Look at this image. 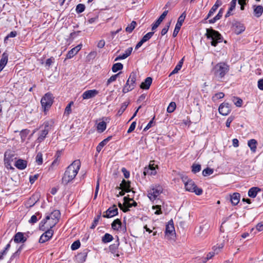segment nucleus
I'll return each instance as SVG.
<instances>
[{
    "label": "nucleus",
    "instance_id": "f257e3e1",
    "mask_svg": "<svg viewBox=\"0 0 263 263\" xmlns=\"http://www.w3.org/2000/svg\"><path fill=\"white\" fill-rule=\"evenodd\" d=\"M81 166L79 160H74L67 168L62 179V183L67 184L71 181L77 175Z\"/></svg>",
    "mask_w": 263,
    "mask_h": 263
},
{
    "label": "nucleus",
    "instance_id": "f03ea898",
    "mask_svg": "<svg viewBox=\"0 0 263 263\" xmlns=\"http://www.w3.org/2000/svg\"><path fill=\"white\" fill-rule=\"evenodd\" d=\"M230 70V66L225 62H219L212 69L211 73L218 81H221Z\"/></svg>",
    "mask_w": 263,
    "mask_h": 263
},
{
    "label": "nucleus",
    "instance_id": "7ed1b4c3",
    "mask_svg": "<svg viewBox=\"0 0 263 263\" xmlns=\"http://www.w3.org/2000/svg\"><path fill=\"white\" fill-rule=\"evenodd\" d=\"M205 36L207 39L210 40L212 46L216 47L218 43L222 42L223 38L221 34L212 28L206 29Z\"/></svg>",
    "mask_w": 263,
    "mask_h": 263
},
{
    "label": "nucleus",
    "instance_id": "20e7f679",
    "mask_svg": "<svg viewBox=\"0 0 263 263\" xmlns=\"http://www.w3.org/2000/svg\"><path fill=\"white\" fill-rule=\"evenodd\" d=\"M54 122L52 120L45 122L44 123V129H42L37 139L36 140V142L38 143H41L44 140L46 136L48 135L49 131L53 126Z\"/></svg>",
    "mask_w": 263,
    "mask_h": 263
},
{
    "label": "nucleus",
    "instance_id": "39448f33",
    "mask_svg": "<svg viewBox=\"0 0 263 263\" xmlns=\"http://www.w3.org/2000/svg\"><path fill=\"white\" fill-rule=\"evenodd\" d=\"M54 97L50 92H47L42 98L41 104L43 110L45 112L49 110L53 103Z\"/></svg>",
    "mask_w": 263,
    "mask_h": 263
},
{
    "label": "nucleus",
    "instance_id": "423d86ee",
    "mask_svg": "<svg viewBox=\"0 0 263 263\" xmlns=\"http://www.w3.org/2000/svg\"><path fill=\"white\" fill-rule=\"evenodd\" d=\"M162 192V186L158 184L152 185L147 191V196L150 200L154 201Z\"/></svg>",
    "mask_w": 263,
    "mask_h": 263
},
{
    "label": "nucleus",
    "instance_id": "0eeeda50",
    "mask_svg": "<svg viewBox=\"0 0 263 263\" xmlns=\"http://www.w3.org/2000/svg\"><path fill=\"white\" fill-rule=\"evenodd\" d=\"M185 187L186 191L194 192L197 195H200L203 192L201 188L197 187L192 180H187L185 183Z\"/></svg>",
    "mask_w": 263,
    "mask_h": 263
},
{
    "label": "nucleus",
    "instance_id": "6e6552de",
    "mask_svg": "<svg viewBox=\"0 0 263 263\" xmlns=\"http://www.w3.org/2000/svg\"><path fill=\"white\" fill-rule=\"evenodd\" d=\"M14 155L13 153H12L10 151H6L4 154V163L5 166L10 169H13V167L11 166V162L13 161L14 159Z\"/></svg>",
    "mask_w": 263,
    "mask_h": 263
},
{
    "label": "nucleus",
    "instance_id": "1a4fd4ad",
    "mask_svg": "<svg viewBox=\"0 0 263 263\" xmlns=\"http://www.w3.org/2000/svg\"><path fill=\"white\" fill-rule=\"evenodd\" d=\"M185 17H186V12H185V11H184L178 17L177 22L176 24L173 33V36L174 37H176L177 35V34L181 28V27L182 26V24L184 22Z\"/></svg>",
    "mask_w": 263,
    "mask_h": 263
},
{
    "label": "nucleus",
    "instance_id": "9d476101",
    "mask_svg": "<svg viewBox=\"0 0 263 263\" xmlns=\"http://www.w3.org/2000/svg\"><path fill=\"white\" fill-rule=\"evenodd\" d=\"M61 213L59 210H54L50 214L47 215L46 216L49 217V220H51L52 222L49 224V227L52 228L58 223L59 218H60Z\"/></svg>",
    "mask_w": 263,
    "mask_h": 263
},
{
    "label": "nucleus",
    "instance_id": "9b49d317",
    "mask_svg": "<svg viewBox=\"0 0 263 263\" xmlns=\"http://www.w3.org/2000/svg\"><path fill=\"white\" fill-rule=\"evenodd\" d=\"M44 231L45 232L40 236L39 240V243H43L48 241L53 236V231L51 227H49V229H47Z\"/></svg>",
    "mask_w": 263,
    "mask_h": 263
},
{
    "label": "nucleus",
    "instance_id": "f8f14e48",
    "mask_svg": "<svg viewBox=\"0 0 263 263\" xmlns=\"http://www.w3.org/2000/svg\"><path fill=\"white\" fill-rule=\"evenodd\" d=\"M165 233V236L169 238H171L172 236L175 234L174 222L172 219H171L166 225Z\"/></svg>",
    "mask_w": 263,
    "mask_h": 263
},
{
    "label": "nucleus",
    "instance_id": "ddd939ff",
    "mask_svg": "<svg viewBox=\"0 0 263 263\" xmlns=\"http://www.w3.org/2000/svg\"><path fill=\"white\" fill-rule=\"evenodd\" d=\"M218 110L221 115L227 116L231 111V106L228 103L223 102L220 105Z\"/></svg>",
    "mask_w": 263,
    "mask_h": 263
},
{
    "label": "nucleus",
    "instance_id": "4468645a",
    "mask_svg": "<svg viewBox=\"0 0 263 263\" xmlns=\"http://www.w3.org/2000/svg\"><path fill=\"white\" fill-rule=\"evenodd\" d=\"M111 228L114 230H117L125 233L126 231V226L122 227V222L120 219H116L111 223Z\"/></svg>",
    "mask_w": 263,
    "mask_h": 263
},
{
    "label": "nucleus",
    "instance_id": "2eb2a0df",
    "mask_svg": "<svg viewBox=\"0 0 263 263\" xmlns=\"http://www.w3.org/2000/svg\"><path fill=\"white\" fill-rule=\"evenodd\" d=\"M118 214V210L116 205L108 208L105 212V214L103 215L105 218H111Z\"/></svg>",
    "mask_w": 263,
    "mask_h": 263
},
{
    "label": "nucleus",
    "instance_id": "dca6fc26",
    "mask_svg": "<svg viewBox=\"0 0 263 263\" xmlns=\"http://www.w3.org/2000/svg\"><path fill=\"white\" fill-rule=\"evenodd\" d=\"M232 28L236 34L241 33L245 30V27L243 24L237 21H235L233 23Z\"/></svg>",
    "mask_w": 263,
    "mask_h": 263
},
{
    "label": "nucleus",
    "instance_id": "f3484780",
    "mask_svg": "<svg viewBox=\"0 0 263 263\" xmlns=\"http://www.w3.org/2000/svg\"><path fill=\"white\" fill-rule=\"evenodd\" d=\"M12 240L16 243H24L26 241V236L23 232H18L14 235Z\"/></svg>",
    "mask_w": 263,
    "mask_h": 263
},
{
    "label": "nucleus",
    "instance_id": "a211bd4d",
    "mask_svg": "<svg viewBox=\"0 0 263 263\" xmlns=\"http://www.w3.org/2000/svg\"><path fill=\"white\" fill-rule=\"evenodd\" d=\"M137 73L133 71L130 73L129 77L127 80L126 84L127 85H130L132 88H135L136 86Z\"/></svg>",
    "mask_w": 263,
    "mask_h": 263
},
{
    "label": "nucleus",
    "instance_id": "6ab92c4d",
    "mask_svg": "<svg viewBox=\"0 0 263 263\" xmlns=\"http://www.w3.org/2000/svg\"><path fill=\"white\" fill-rule=\"evenodd\" d=\"M88 252V249H85L76 256V259L78 263H83L85 261Z\"/></svg>",
    "mask_w": 263,
    "mask_h": 263
},
{
    "label": "nucleus",
    "instance_id": "aec40b11",
    "mask_svg": "<svg viewBox=\"0 0 263 263\" xmlns=\"http://www.w3.org/2000/svg\"><path fill=\"white\" fill-rule=\"evenodd\" d=\"M99 93V91L96 89H90L84 91L82 94L84 100L89 99L95 97Z\"/></svg>",
    "mask_w": 263,
    "mask_h": 263
},
{
    "label": "nucleus",
    "instance_id": "412c9836",
    "mask_svg": "<svg viewBox=\"0 0 263 263\" xmlns=\"http://www.w3.org/2000/svg\"><path fill=\"white\" fill-rule=\"evenodd\" d=\"M168 13L167 10L164 11L162 14L159 16V17L155 21L152 25V30L153 31L155 30L161 24V23L163 21V20L166 17L167 14Z\"/></svg>",
    "mask_w": 263,
    "mask_h": 263
},
{
    "label": "nucleus",
    "instance_id": "4be33fe9",
    "mask_svg": "<svg viewBox=\"0 0 263 263\" xmlns=\"http://www.w3.org/2000/svg\"><path fill=\"white\" fill-rule=\"evenodd\" d=\"M119 246V241L118 237H117V240L116 241L115 243L110 245L109 247V250L110 252L112 254H114V256H116V257L119 256V254H118V251Z\"/></svg>",
    "mask_w": 263,
    "mask_h": 263
},
{
    "label": "nucleus",
    "instance_id": "5701e85b",
    "mask_svg": "<svg viewBox=\"0 0 263 263\" xmlns=\"http://www.w3.org/2000/svg\"><path fill=\"white\" fill-rule=\"evenodd\" d=\"M82 46V44H80L70 50L66 55V59H71L81 50Z\"/></svg>",
    "mask_w": 263,
    "mask_h": 263
},
{
    "label": "nucleus",
    "instance_id": "b1692460",
    "mask_svg": "<svg viewBox=\"0 0 263 263\" xmlns=\"http://www.w3.org/2000/svg\"><path fill=\"white\" fill-rule=\"evenodd\" d=\"M119 189L124 191L125 192H129L130 191V182L123 179Z\"/></svg>",
    "mask_w": 263,
    "mask_h": 263
},
{
    "label": "nucleus",
    "instance_id": "393cba45",
    "mask_svg": "<svg viewBox=\"0 0 263 263\" xmlns=\"http://www.w3.org/2000/svg\"><path fill=\"white\" fill-rule=\"evenodd\" d=\"M253 13L255 16L258 18L263 13V7L261 5H253Z\"/></svg>",
    "mask_w": 263,
    "mask_h": 263
},
{
    "label": "nucleus",
    "instance_id": "a878e982",
    "mask_svg": "<svg viewBox=\"0 0 263 263\" xmlns=\"http://www.w3.org/2000/svg\"><path fill=\"white\" fill-rule=\"evenodd\" d=\"M8 60V54L7 52H4L0 60V72L3 70L6 65Z\"/></svg>",
    "mask_w": 263,
    "mask_h": 263
},
{
    "label": "nucleus",
    "instance_id": "bb28decb",
    "mask_svg": "<svg viewBox=\"0 0 263 263\" xmlns=\"http://www.w3.org/2000/svg\"><path fill=\"white\" fill-rule=\"evenodd\" d=\"M27 165V161L21 159L15 161V166L19 170H23L26 168Z\"/></svg>",
    "mask_w": 263,
    "mask_h": 263
},
{
    "label": "nucleus",
    "instance_id": "cd10ccee",
    "mask_svg": "<svg viewBox=\"0 0 263 263\" xmlns=\"http://www.w3.org/2000/svg\"><path fill=\"white\" fill-rule=\"evenodd\" d=\"M153 79L151 77H147L145 79V81L143 82L140 85V88L143 89H149L152 83Z\"/></svg>",
    "mask_w": 263,
    "mask_h": 263
},
{
    "label": "nucleus",
    "instance_id": "c85d7f7f",
    "mask_svg": "<svg viewBox=\"0 0 263 263\" xmlns=\"http://www.w3.org/2000/svg\"><path fill=\"white\" fill-rule=\"evenodd\" d=\"M261 191V189L258 187H252L248 191V196L251 198L256 197L257 193Z\"/></svg>",
    "mask_w": 263,
    "mask_h": 263
},
{
    "label": "nucleus",
    "instance_id": "c756f323",
    "mask_svg": "<svg viewBox=\"0 0 263 263\" xmlns=\"http://www.w3.org/2000/svg\"><path fill=\"white\" fill-rule=\"evenodd\" d=\"M224 12V9L223 8H220L219 10L218 13L213 18L210 19L208 21L209 23L210 24H214L215 22H216L218 20H220L221 17L222 16L223 13Z\"/></svg>",
    "mask_w": 263,
    "mask_h": 263
},
{
    "label": "nucleus",
    "instance_id": "7c9ffc66",
    "mask_svg": "<svg viewBox=\"0 0 263 263\" xmlns=\"http://www.w3.org/2000/svg\"><path fill=\"white\" fill-rule=\"evenodd\" d=\"M240 198V195L238 193H234L231 196V201L232 204L236 205H237L239 201Z\"/></svg>",
    "mask_w": 263,
    "mask_h": 263
},
{
    "label": "nucleus",
    "instance_id": "2f4dec72",
    "mask_svg": "<svg viewBox=\"0 0 263 263\" xmlns=\"http://www.w3.org/2000/svg\"><path fill=\"white\" fill-rule=\"evenodd\" d=\"M124 203L128 205V208H132L133 206H136L137 203L132 198H130L128 197H124Z\"/></svg>",
    "mask_w": 263,
    "mask_h": 263
},
{
    "label": "nucleus",
    "instance_id": "473e14b6",
    "mask_svg": "<svg viewBox=\"0 0 263 263\" xmlns=\"http://www.w3.org/2000/svg\"><path fill=\"white\" fill-rule=\"evenodd\" d=\"M49 220V217L48 216L45 217V218L43 219L40 223L39 224V229L41 231H45L47 229H49V227H45V224L47 223V221Z\"/></svg>",
    "mask_w": 263,
    "mask_h": 263
},
{
    "label": "nucleus",
    "instance_id": "72a5a7b5",
    "mask_svg": "<svg viewBox=\"0 0 263 263\" xmlns=\"http://www.w3.org/2000/svg\"><path fill=\"white\" fill-rule=\"evenodd\" d=\"M248 146L253 153H255L256 151L257 141L255 139H251L248 142Z\"/></svg>",
    "mask_w": 263,
    "mask_h": 263
},
{
    "label": "nucleus",
    "instance_id": "f704fd0d",
    "mask_svg": "<svg viewBox=\"0 0 263 263\" xmlns=\"http://www.w3.org/2000/svg\"><path fill=\"white\" fill-rule=\"evenodd\" d=\"M183 63V58H182L177 64V65L175 66L174 70L171 72V73L170 74L169 76L170 77L172 74L177 73L179 70H180L181 68L182 65Z\"/></svg>",
    "mask_w": 263,
    "mask_h": 263
},
{
    "label": "nucleus",
    "instance_id": "c9c22d12",
    "mask_svg": "<svg viewBox=\"0 0 263 263\" xmlns=\"http://www.w3.org/2000/svg\"><path fill=\"white\" fill-rule=\"evenodd\" d=\"M113 239V236L109 233H105L102 237V241L104 243L110 242Z\"/></svg>",
    "mask_w": 263,
    "mask_h": 263
},
{
    "label": "nucleus",
    "instance_id": "e433bc0d",
    "mask_svg": "<svg viewBox=\"0 0 263 263\" xmlns=\"http://www.w3.org/2000/svg\"><path fill=\"white\" fill-rule=\"evenodd\" d=\"M106 128V123L104 121L100 122L97 125V130L100 133L103 132Z\"/></svg>",
    "mask_w": 263,
    "mask_h": 263
},
{
    "label": "nucleus",
    "instance_id": "4c0bfd02",
    "mask_svg": "<svg viewBox=\"0 0 263 263\" xmlns=\"http://www.w3.org/2000/svg\"><path fill=\"white\" fill-rule=\"evenodd\" d=\"M210 227V226L208 223H205V224L200 226L198 229V234L200 235L203 231H204L205 233L206 232Z\"/></svg>",
    "mask_w": 263,
    "mask_h": 263
},
{
    "label": "nucleus",
    "instance_id": "58836bf2",
    "mask_svg": "<svg viewBox=\"0 0 263 263\" xmlns=\"http://www.w3.org/2000/svg\"><path fill=\"white\" fill-rule=\"evenodd\" d=\"M101 216V212H100L99 214L96 217H95L92 223V224L90 226V229H93L96 228V227L98 224Z\"/></svg>",
    "mask_w": 263,
    "mask_h": 263
},
{
    "label": "nucleus",
    "instance_id": "ea45409f",
    "mask_svg": "<svg viewBox=\"0 0 263 263\" xmlns=\"http://www.w3.org/2000/svg\"><path fill=\"white\" fill-rule=\"evenodd\" d=\"M123 68V65L121 63H117L112 65L111 70L112 72H116L119 70H122Z\"/></svg>",
    "mask_w": 263,
    "mask_h": 263
},
{
    "label": "nucleus",
    "instance_id": "a19ab883",
    "mask_svg": "<svg viewBox=\"0 0 263 263\" xmlns=\"http://www.w3.org/2000/svg\"><path fill=\"white\" fill-rule=\"evenodd\" d=\"M136 24L137 23L135 21H132V23L126 27L125 29L126 31L129 33L132 32L136 27Z\"/></svg>",
    "mask_w": 263,
    "mask_h": 263
},
{
    "label": "nucleus",
    "instance_id": "79ce46f5",
    "mask_svg": "<svg viewBox=\"0 0 263 263\" xmlns=\"http://www.w3.org/2000/svg\"><path fill=\"white\" fill-rule=\"evenodd\" d=\"M143 174L144 176L146 175H155L157 174V172L156 169L151 170L150 168L145 167Z\"/></svg>",
    "mask_w": 263,
    "mask_h": 263
},
{
    "label": "nucleus",
    "instance_id": "37998d69",
    "mask_svg": "<svg viewBox=\"0 0 263 263\" xmlns=\"http://www.w3.org/2000/svg\"><path fill=\"white\" fill-rule=\"evenodd\" d=\"M232 101L237 107H241L242 104V100L240 98L233 97Z\"/></svg>",
    "mask_w": 263,
    "mask_h": 263
},
{
    "label": "nucleus",
    "instance_id": "c03bdc74",
    "mask_svg": "<svg viewBox=\"0 0 263 263\" xmlns=\"http://www.w3.org/2000/svg\"><path fill=\"white\" fill-rule=\"evenodd\" d=\"M201 168L200 164L194 163L192 166V171L193 173L196 174L200 171Z\"/></svg>",
    "mask_w": 263,
    "mask_h": 263
},
{
    "label": "nucleus",
    "instance_id": "a18cd8bd",
    "mask_svg": "<svg viewBox=\"0 0 263 263\" xmlns=\"http://www.w3.org/2000/svg\"><path fill=\"white\" fill-rule=\"evenodd\" d=\"M128 104H129V102H125L123 103L122 104L120 108L118 110V114L119 115H122L123 113V112L125 111V110L126 109V108H127V106L128 105Z\"/></svg>",
    "mask_w": 263,
    "mask_h": 263
},
{
    "label": "nucleus",
    "instance_id": "49530a36",
    "mask_svg": "<svg viewBox=\"0 0 263 263\" xmlns=\"http://www.w3.org/2000/svg\"><path fill=\"white\" fill-rule=\"evenodd\" d=\"M85 9V6L82 4H79L76 6V11L79 14L83 12Z\"/></svg>",
    "mask_w": 263,
    "mask_h": 263
},
{
    "label": "nucleus",
    "instance_id": "de8ad7c7",
    "mask_svg": "<svg viewBox=\"0 0 263 263\" xmlns=\"http://www.w3.org/2000/svg\"><path fill=\"white\" fill-rule=\"evenodd\" d=\"M121 72H119L117 74H114V75H112V76H111L107 80V83H106V85L107 86H108L111 82H114L116 80L117 78H118V77L119 76V75L121 73Z\"/></svg>",
    "mask_w": 263,
    "mask_h": 263
},
{
    "label": "nucleus",
    "instance_id": "09e8293b",
    "mask_svg": "<svg viewBox=\"0 0 263 263\" xmlns=\"http://www.w3.org/2000/svg\"><path fill=\"white\" fill-rule=\"evenodd\" d=\"M176 107V103L174 102H172L170 103L169 105L167 108V111L169 113H172L175 110Z\"/></svg>",
    "mask_w": 263,
    "mask_h": 263
},
{
    "label": "nucleus",
    "instance_id": "8fccbe9b",
    "mask_svg": "<svg viewBox=\"0 0 263 263\" xmlns=\"http://www.w3.org/2000/svg\"><path fill=\"white\" fill-rule=\"evenodd\" d=\"M214 172V170L212 168L207 167L204 169L202 171V175L203 176H208L212 174Z\"/></svg>",
    "mask_w": 263,
    "mask_h": 263
},
{
    "label": "nucleus",
    "instance_id": "3c124183",
    "mask_svg": "<svg viewBox=\"0 0 263 263\" xmlns=\"http://www.w3.org/2000/svg\"><path fill=\"white\" fill-rule=\"evenodd\" d=\"M35 161L38 165H41L43 163V155L41 152L37 154L35 158Z\"/></svg>",
    "mask_w": 263,
    "mask_h": 263
},
{
    "label": "nucleus",
    "instance_id": "603ef678",
    "mask_svg": "<svg viewBox=\"0 0 263 263\" xmlns=\"http://www.w3.org/2000/svg\"><path fill=\"white\" fill-rule=\"evenodd\" d=\"M54 62V58L53 57H50V58L46 60L45 62V67L47 69H49L52 64Z\"/></svg>",
    "mask_w": 263,
    "mask_h": 263
},
{
    "label": "nucleus",
    "instance_id": "864d4df0",
    "mask_svg": "<svg viewBox=\"0 0 263 263\" xmlns=\"http://www.w3.org/2000/svg\"><path fill=\"white\" fill-rule=\"evenodd\" d=\"M154 34V32H148L143 36L141 40H142L144 42V43H145L146 41H148L152 37Z\"/></svg>",
    "mask_w": 263,
    "mask_h": 263
},
{
    "label": "nucleus",
    "instance_id": "5fc2aeb1",
    "mask_svg": "<svg viewBox=\"0 0 263 263\" xmlns=\"http://www.w3.org/2000/svg\"><path fill=\"white\" fill-rule=\"evenodd\" d=\"M80 241L79 240H77L72 243L71 246V249L73 251L76 250L80 248Z\"/></svg>",
    "mask_w": 263,
    "mask_h": 263
},
{
    "label": "nucleus",
    "instance_id": "6e6d98bb",
    "mask_svg": "<svg viewBox=\"0 0 263 263\" xmlns=\"http://www.w3.org/2000/svg\"><path fill=\"white\" fill-rule=\"evenodd\" d=\"M161 205L160 204H157L156 205H153L152 209L154 210L156 209L157 210L155 212V214L156 215H160L162 213L161 211Z\"/></svg>",
    "mask_w": 263,
    "mask_h": 263
},
{
    "label": "nucleus",
    "instance_id": "4d7b16f0",
    "mask_svg": "<svg viewBox=\"0 0 263 263\" xmlns=\"http://www.w3.org/2000/svg\"><path fill=\"white\" fill-rule=\"evenodd\" d=\"M218 8L215 7L214 6H213V7L211 8V9L210 10L206 17H205V20H206L209 18H210L212 15L214 14V13L216 12Z\"/></svg>",
    "mask_w": 263,
    "mask_h": 263
},
{
    "label": "nucleus",
    "instance_id": "13d9d810",
    "mask_svg": "<svg viewBox=\"0 0 263 263\" xmlns=\"http://www.w3.org/2000/svg\"><path fill=\"white\" fill-rule=\"evenodd\" d=\"M107 143L105 142L103 140L99 143L98 146L96 147V151L97 153H99L102 150V148Z\"/></svg>",
    "mask_w": 263,
    "mask_h": 263
},
{
    "label": "nucleus",
    "instance_id": "bf43d9fd",
    "mask_svg": "<svg viewBox=\"0 0 263 263\" xmlns=\"http://www.w3.org/2000/svg\"><path fill=\"white\" fill-rule=\"evenodd\" d=\"M171 25V22H168L167 23L165 26L164 27V28L162 29L161 32V34L162 36L165 35L168 31V29L170 28Z\"/></svg>",
    "mask_w": 263,
    "mask_h": 263
},
{
    "label": "nucleus",
    "instance_id": "052dcab7",
    "mask_svg": "<svg viewBox=\"0 0 263 263\" xmlns=\"http://www.w3.org/2000/svg\"><path fill=\"white\" fill-rule=\"evenodd\" d=\"M17 35V32L16 31H11L9 33L4 39V42L7 43V40L10 37H14Z\"/></svg>",
    "mask_w": 263,
    "mask_h": 263
},
{
    "label": "nucleus",
    "instance_id": "680f3d73",
    "mask_svg": "<svg viewBox=\"0 0 263 263\" xmlns=\"http://www.w3.org/2000/svg\"><path fill=\"white\" fill-rule=\"evenodd\" d=\"M36 201L35 196L33 195L28 200V204H29L30 207H32L35 204Z\"/></svg>",
    "mask_w": 263,
    "mask_h": 263
},
{
    "label": "nucleus",
    "instance_id": "e2e57ef3",
    "mask_svg": "<svg viewBox=\"0 0 263 263\" xmlns=\"http://www.w3.org/2000/svg\"><path fill=\"white\" fill-rule=\"evenodd\" d=\"M28 134V130H22L20 133V136L22 140V141H24L26 139V138Z\"/></svg>",
    "mask_w": 263,
    "mask_h": 263
},
{
    "label": "nucleus",
    "instance_id": "0e129e2a",
    "mask_svg": "<svg viewBox=\"0 0 263 263\" xmlns=\"http://www.w3.org/2000/svg\"><path fill=\"white\" fill-rule=\"evenodd\" d=\"M224 97V93L222 92H219L216 93L214 96H213V99L214 100H217L220 99H222Z\"/></svg>",
    "mask_w": 263,
    "mask_h": 263
},
{
    "label": "nucleus",
    "instance_id": "69168bd1",
    "mask_svg": "<svg viewBox=\"0 0 263 263\" xmlns=\"http://www.w3.org/2000/svg\"><path fill=\"white\" fill-rule=\"evenodd\" d=\"M132 87H130V85H127L126 84H125V85L124 86L123 88V89H122V92L124 93H126L130 91H132L133 89H134V88H132Z\"/></svg>",
    "mask_w": 263,
    "mask_h": 263
},
{
    "label": "nucleus",
    "instance_id": "338daca9",
    "mask_svg": "<svg viewBox=\"0 0 263 263\" xmlns=\"http://www.w3.org/2000/svg\"><path fill=\"white\" fill-rule=\"evenodd\" d=\"M217 249L214 250V252H209L207 255L206 257L204 259V261L206 262L208 260L211 259L215 254V251H216Z\"/></svg>",
    "mask_w": 263,
    "mask_h": 263
},
{
    "label": "nucleus",
    "instance_id": "774afa93",
    "mask_svg": "<svg viewBox=\"0 0 263 263\" xmlns=\"http://www.w3.org/2000/svg\"><path fill=\"white\" fill-rule=\"evenodd\" d=\"M97 54V53L96 51H91L87 55V59L88 61H90L91 59H95Z\"/></svg>",
    "mask_w": 263,
    "mask_h": 263
}]
</instances>
